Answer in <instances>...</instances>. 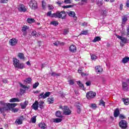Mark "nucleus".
<instances>
[{"label":"nucleus","instance_id":"6","mask_svg":"<svg viewBox=\"0 0 129 129\" xmlns=\"http://www.w3.org/2000/svg\"><path fill=\"white\" fill-rule=\"evenodd\" d=\"M96 96V93L93 91H89L86 94V97L88 99H91Z\"/></svg>","mask_w":129,"mask_h":129},{"label":"nucleus","instance_id":"58","mask_svg":"<svg viewBox=\"0 0 129 129\" xmlns=\"http://www.w3.org/2000/svg\"><path fill=\"white\" fill-rule=\"evenodd\" d=\"M81 26H82V27H86V26H87V23L84 22L82 24Z\"/></svg>","mask_w":129,"mask_h":129},{"label":"nucleus","instance_id":"19","mask_svg":"<svg viewBox=\"0 0 129 129\" xmlns=\"http://www.w3.org/2000/svg\"><path fill=\"white\" fill-rule=\"evenodd\" d=\"M38 126L42 129H46L47 128V125L44 122H40L38 124Z\"/></svg>","mask_w":129,"mask_h":129},{"label":"nucleus","instance_id":"53","mask_svg":"<svg viewBox=\"0 0 129 129\" xmlns=\"http://www.w3.org/2000/svg\"><path fill=\"white\" fill-rule=\"evenodd\" d=\"M86 86H90V85H91V82H90V81H87L86 83Z\"/></svg>","mask_w":129,"mask_h":129},{"label":"nucleus","instance_id":"50","mask_svg":"<svg viewBox=\"0 0 129 129\" xmlns=\"http://www.w3.org/2000/svg\"><path fill=\"white\" fill-rule=\"evenodd\" d=\"M91 107L93 108V109H95L97 106H96V104H91Z\"/></svg>","mask_w":129,"mask_h":129},{"label":"nucleus","instance_id":"52","mask_svg":"<svg viewBox=\"0 0 129 129\" xmlns=\"http://www.w3.org/2000/svg\"><path fill=\"white\" fill-rule=\"evenodd\" d=\"M62 8L63 9H69V8H72V6L71 5L63 6Z\"/></svg>","mask_w":129,"mask_h":129},{"label":"nucleus","instance_id":"49","mask_svg":"<svg viewBox=\"0 0 129 129\" xmlns=\"http://www.w3.org/2000/svg\"><path fill=\"white\" fill-rule=\"evenodd\" d=\"M48 8L49 11H52V10H54V7L52 6L51 5H48Z\"/></svg>","mask_w":129,"mask_h":129},{"label":"nucleus","instance_id":"56","mask_svg":"<svg viewBox=\"0 0 129 129\" xmlns=\"http://www.w3.org/2000/svg\"><path fill=\"white\" fill-rule=\"evenodd\" d=\"M64 3L66 4H71V1L70 0H64Z\"/></svg>","mask_w":129,"mask_h":129},{"label":"nucleus","instance_id":"46","mask_svg":"<svg viewBox=\"0 0 129 129\" xmlns=\"http://www.w3.org/2000/svg\"><path fill=\"white\" fill-rule=\"evenodd\" d=\"M20 87H22V88H24V89H26L28 88V87L25 85H23V84L20 83H19Z\"/></svg>","mask_w":129,"mask_h":129},{"label":"nucleus","instance_id":"55","mask_svg":"<svg viewBox=\"0 0 129 129\" xmlns=\"http://www.w3.org/2000/svg\"><path fill=\"white\" fill-rule=\"evenodd\" d=\"M13 112H18V111H19V109H18V108H13Z\"/></svg>","mask_w":129,"mask_h":129},{"label":"nucleus","instance_id":"9","mask_svg":"<svg viewBox=\"0 0 129 129\" xmlns=\"http://www.w3.org/2000/svg\"><path fill=\"white\" fill-rule=\"evenodd\" d=\"M116 37L118 38V39H119L123 44H126V43H128V40H127V38L124 37H121L119 35H116Z\"/></svg>","mask_w":129,"mask_h":129},{"label":"nucleus","instance_id":"45","mask_svg":"<svg viewBox=\"0 0 129 129\" xmlns=\"http://www.w3.org/2000/svg\"><path fill=\"white\" fill-rule=\"evenodd\" d=\"M0 104L3 106H8V103H6L4 101H1Z\"/></svg>","mask_w":129,"mask_h":129},{"label":"nucleus","instance_id":"35","mask_svg":"<svg viewBox=\"0 0 129 129\" xmlns=\"http://www.w3.org/2000/svg\"><path fill=\"white\" fill-rule=\"evenodd\" d=\"M62 44H63V42H60V41L58 40L53 43V45L56 47H57L58 45H62Z\"/></svg>","mask_w":129,"mask_h":129},{"label":"nucleus","instance_id":"7","mask_svg":"<svg viewBox=\"0 0 129 129\" xmlns=\"http://www.w3.org/2000/svg\"><path fill=\"white\" fill-rule=\"evenodd\" d=\"M18 10L20 13H26L27 12V8H26L25 5L21 4L19 6Z\"/></svg>","mask_w":129,"mask_h":129},{"label":"nucleus","instance_id":"15","mask_svg":"<svg viewBox=\"0 0 129 129\" xmlns=\"http://www.w3.org/2000/svg\"><path fill=\"white\" fill-rule=\"evenodd\" d=\"M68 15L70 17H72L74 18L75 21H76L77 20V17L76 16V14H75V12L73 11H70L69 12H68Z\"/></svg>","mask_w":129,"mask_h":129},{"label":"nucleus","instance_id":"10","mask_svg":"<svg viewBox=\"0 0 129 129\" xmlns=\"http://www.w3.org/2000/svg\"><path fill=\"white\" fill-rule=\"evenodd\" d=\"M122 88L123 91H128V85L125 82H122Z\"/></svg>","mask_w":129,"mask_h":129},{"label":"nucleus","instance_id":"63","mask_svg":"<svg viewBox=\"0 0 129 129\" xmlns=\"http://www.w3.org/2000/svg\"><path fill=\"white\" fill-rule=\"evenodd\" d=\"M21 108L22 109H25V108H26V107H27L25 105H22L21 104Z\"/></svg>","mask_w":129,"mask_h":129},{"label":"nucleus","instance_id":"37","mask_svg":"<svg viewBox=\"0 0 129 129\" xmlns=\"http://www.w3.org/2000/svg\"><path fill=\"white\" fill-rule=\"evenodd\" d=\"M39 84H40L39 83V82H36L33 85V88L34 89H36V88H37V87L39 86Z\"/></svg>","mask_w":129,"mask_h":129},{"label":"nucleus","instance_id":"1","mask_svg":"<svg viewBox=\"0 0 129 129\" xmlns=\"http://www.w3.org/2000/svg\"><path fill=\"white\" fill-rule=\"evenodd\" d=\"M66 12L65 11H57L55 13L52 14V11L47 12V17H50L51 18H58V19H62V20L66 18Z\"/></svg>","mask_w":129,"mask_h":129},{"label":"nucleus","instance_id":"41","mask_svg":"<svg viewBox=\"0 0 129 129\" xmlns=\"http://www.w3.org/2000/svg\"><path fill=\"white\" fill-rule=\"evenodd\" d=\"M127 21V18L125 16H124L122 19V24H124V23H125V22H126Z\"/></svg>","mask_w":129,"mask_h":129},{"label":"nucleus","instance_id":"16","mask_svg":"<svg viewBox=\"0 0 129 129\" xmlns=\"http://www.w3.org/2000/svg\"><path fill=\"white\" fill-rule=\"evenodd\" d=\"M69 50L72 53H75L77 50L76 46L74 44L71 45L70 46Z\"/></svg>","mask_w":129,"mask_h":129},{"label":"nucleus","instance_id":"28","mask_svg":"<svg viewBox=\"0 0 129 129\" xmlns=\"http://www.w3.org/2000/svg\"><path fill=\"white\" fill-rule=\"evenodd\" d=\"M27 22V23H29V24H32V23H35V19L32 18H28Z\"/></svg>","mask_w":129,"mask_h":129},{"label":"nucleus","instance_id":"30","mask_svg":"<svg viewBox=\"0 0 129 129\" xmlns=\"http://www.w3.org/2000/svg\"><path fill=\"white\" fill-rule=\"evenodd\" d=\"M99 105H102V106H104V107H105V102H104V101H103V100L101 99L99 101Z\"/></svg>","mask_w":129,"mask_h":129},{"label":"nucleus","instance_id":"3","mask_svg":"<svg viewBox=\"0 0 129 129\" xmlns=\"http://www.w3.org/2000/svg\"><path fill=\"white\" fill-rule=\"evenodd\" d=\"M59 108L63 110V114L65 115H70L71 114V110L69 109L68 106H62V105H59Z\"/></svg>","mask_w":129,"mask_h":129},{"label":"nucleus","instance_id":"60","mask_svg":"<svg viewBox=\"0 0 129 129\" xmlns=\"http://www.w3.org/2000/svg\"><path fill=\"white\" fill-rule=\"evenodd\" d=\"M126 7L129 8V0H127L126 3Z\"/></svg>","mask_w":129,"mask_h":129},{"label":"nucleus","instance_id":"32","mask_svg":"<svg viewBox=\"0 0 129 129\" xmlns=\"http://www.w3.org/2000/svg\"><path fill=\"white\" fill-rule=\"evenodd\" d=\"M122 100L123 101L124 104H125V105H127L128 104V103H129L128 99L122 98Z\"/></svg>","mask_w":129,"mask_h":129},{"label":"nucleus","instance_id":"29","mask_svg":"<svg viewBox=\"0 0 129 129\" xmlns=\"http://www.w3.org/2000/svg\"><path fill=\"white\" fill-rule=\"evenodd\" d=\"M46 6H47V4L46 3V2L44 1H42V10H46Z\"/></svg>","mask_w":129,"mask_h":129},{"label":"nucleus","instance_id":"22","mask_svg":"<svg viewBox=\"0 0 129 129\" xmlns=\"http://www.w3.org/2000/svg\"><path fill=\"white\" fill-rule=\"evenodd\" d=\"M17 56L18 58H20L21 60H25V55H24V53L19 52L18 53Z\"/></svg>","mask_w":129,"mask_h":129},{"label":"nucleus","instance_id":"39","mask_svg":"<svg viewBox=\"0 0 129 129\" xmlns=\"http://www.w3.org/2000/svg\"><path fill=\"white\" fill-rule=\"evenodd\" d=\"M61 121H62V119H60V118H56L54 119V122L58 123V122H61Z\"/></svg>","mask_w":129,"mask_h":129},{"label":"nucleus","instance_id":"5","mask_svg":"<svg viewBox=\"0 0 129 129\" xmlns=\"http://www.w3.org/2000/svg\"><path fill=\"white\" fill-rule=\"evenodd\" d=\"M119 126L122 129H126L127 128V122L125 120H121L119 122Z\"/></svg>","mask_w":129,"mask_h":129},{"label":"nucleus","instance_id":"31","mask_svg":"<svg viewBox=\"0 0 129 129\" xmlns=\"http://www.w3.org/2000/svg\"><path fill=\"white\" fill-rule=\"evenodd\" d=\"M77 84L78 85H79V86H80V87H81V88H82V89H84V85L82 84L81 82H80V81H79L77 82Z\"/></svg>","mask_w":129,"mask_h":129},{"label":"nucleus","instance_id":"17","mask_svg":"<svg viewBox=\"0 0 129 129\" xmlns=\"http://www.w3.org/2000/svg\"><path fill=\"white\" fill-rule=\"evenodd\" d=\"M18 104L17 103H8L7 104V106H8L9 108V110H11V108H14V107H16Z\"/></svg>","mask_w":129,"mask_h":129},{"label":"nucleus","instance_id":"62","mask_svg":"<svg viewBox=\"0 0 129 129\" xmlns=\"http://www.w3.org/2000/svg\"><path fill=\"white\" fill-rule=\"evenodd\" d=\"M51 76H56V73L55 72H52L50 74Z\"/></svg>","mask_w":129,"mask_h":129},{"label":"nucleus","instance_id":"23","mask_svg":"<svg viewBox=\"0 0 129 129\" xmlns=\"http://www.w3.org/2000/svg\"><path fill=\"white\" fill-rule=\"evenodd\" d=\"M9 101L10 102H20V100L18 98H13Z\"/></svg>","mask_w":129,"mask_h":129},{"label":"nucleus","instance_id":"27","mask_svg":"<svg viewBox=\"0 0 129 129\" xmlns=\"http://www.w3.org/2000/svg\"><path fill=\"white\" fill-rule=\"evenodd\" d=\"M78 72L81 74L82 76H86V74L83 73V70L81 68L78 70Z\"/></svg>","mask_w":129,"mask_h":129},{"label":"nucleus","instance_id":"24","mask_svg":"<svg viewBox=\"0 0 129 129\" xmlns=\"http://www.w3.org/2000/svg\"><path fill=\"white\" fill-rule=\"evenodd\" d=\"M128 61H129V57L127 56L123 57L122 59V63H123V64H125L127 63V62Z\"/></svg>","mask_w":129,"mask_h":129},{"label":"nucleus","instance_id":"4","mask_svg":"<svg viewBox=\"0 0 129 129\" xmlns=\"http://www.w3.org/2000/svg\"><path fill=\"white\" fill-rule=\"evenodd\" d=\"M29 6L31 10H37L38 9V4L34 0H31L29 3Z\"/></svg>","mask_w":129,"mask_h":129},{"label":"nucleus","instance_id":"33","mask_svg":"<svg viewBox=\"0 0 129 129\" xmlns=\"http://www.w3.org/2000/svg\"><path fill=\"white\" fill-rule=\"evenodd\" d=\"M50 25H53V26H55L56 27L59 25V22H58V21H54L50 22Z\"/></svg>","mask_w":129,"mask_h":129},{"label":"nucleus","instance_id":"8","mask_svg":"<svg viewBox=\"0 0 129 129\" xmlns=\"http://www.w3.org/2000/svg\"><path fill=\"white\" fill-rule=\"evenodd\" d=\"M50 94H51V93L50 92H47L44 94L43 92L39 95V96H40V98H42L43 99H45V98H47V97H49Z\"/></svg>","mask_w":129,"mask_h":129},{"label":"nucleus","instance_id":"38","mask_svg":"<svg viewBox=\"0 0 129 129\" xmlns=\"http://www.w3.org/2000/svg\"><path fill=\"white\" fill-rule=\"evenodd\" d=\"M31 35L33 37H38L37 33V31H32L31 33Z\"/></svg>","mask_w":129,"mask_h":129},{"label":"nucleus","instance_id":"40","mask_svg":"<svg viewBox=\"0 0 129 129\" xmlns=\"http://www.w3.org/2000/svg\"><path fill=\"white\" fill-rule=\"evenodd\" d=\"M26 82L30 84V83H32V79L31 78H28L26 79Z\"/></svg>","mask_w":129,"mask_h":129},{"label":"nucleus","instance_id":"48","mask_svg":"<svg viewBox=\"0 0 129 129\" xmlns=\"http://www.w3.org/2000/svg\"><path fill=\"white\" fill-rule=\"evenodd\" d=\"M9 0H0L1 4H8Z\"/></svg>","mask_w":129,"mask_h":129},{"label":"nucleus","instance_id":"44","mask_svg":"<svg viewBox=\"0 0 129 129\" xmlns=\"http://www.w3.org/2000/svg\"><path fill=\"white\" fill-rule=\"evenodd\" d=\"M88 34V31L86 30V31H82L81 33H80V35H87Z\"/></svg>","mask_w":129,"mask_h":129},{"label":"nucleus","instance_id":"36","mask_svg":"<svg viewBox=\"0 0 129 129\" xmlns=\"http://www.w3.org/2000/svg\"><path fill=\"white\" fill-rule=\"evenodd\" d=\"M91 60H96L97 59V56L95 54H91Z\"/></svg>","mask_w":129,"mask_h":129},{"label":"nucleus","instance_id":"43","mask_svg":"<svg viewBox=\"0 0 129 129\" xmlns=\"http://www.w3.org/2000/svg\"><path fill=\"white\" fill-rule=\"evenodd\" d=\"M37 117V116H33L32 118H31V121L33 123H36V118Z\"/></svg>","mask_w":129,"mask_h":129},{"label":"nucleus","instance_id":"25","mask_svg":"<svg viewBox=\"0 0 129 129\" xmlns=\"http://www.w3.org/2000/svg\"><path fill=\"white\" fill-rule=\"evenodd\" d=\"M99 41H101V38L99 36H96L93 40L94 43H96V42H99Z\"/></svg>","mask_w":129,"mask_h":129},{"label":"nucleus","instance_id":"51","mask_svg":"<svg viewBox=\"0 0 129 129\" xmlns=\"http://www.w3.org/2000/svg\"><path fill=\"white\" fill-rule=\"evenodd\" d=\"M70 85H74V80H71L69 81Z\"/></svg>","mask_w":129,"mask_h":129},{"label":"nucleus","instance_id":"59","mask_svg":"<svg viewBox=\"0 0 129 129\" xmlns=\"http://www.w3.org/2000/svg\"><path fill=\"white\" fill-rule=\"evenodd\" d=\"M119 9H120V11H122V9H123V5L120 4Z\"/></svg>","mask_w":129,"mask_h":129},{"label":"nucleus","instance_id":"12","mask_svg":"<svg viewBox=\"0 0 129 129\" xmlns=\"http://www.w3.org/2000/svg\"><path fill=\"white\" fill-rule=\"evenodd\" d=\"M10 110L9 106H4L3 107H0V111L1 113H3L4 115H5V113L6 111H8Z\"/></svg>","mask_w":129,"mask_h":129},{"label":"nucleus","instance_id":"47","mask_svg":"<svg viewBox=\"0 0 129 129\" xmlns=\"http://www.w3.org/2000/svg\"><path fill=\"white\" fill-rule=\"evenodd\" d=\"M69 33V29H66L64 30L63 35H67Z\"/></svg>","mask_w":129,"mask_h":129},{"label":"nucleus","instance_id":"54","mask_svg":"<svg viewBox=\"0 0 129 129\" xmlns=\"http://www.w3.org/2000/svg\"><path fill=\"white\" fill-rule=\"evenodd\" d=\"M119 118H121V119H124V118H125V116L123 114H121L119 115Z\"/></svg>","mask_w":129,"mask_h":129},{"label":"nucleus","instance_id":"64","mask_svg":"<svg viewBox=\"0 0 129 129\" xmlns=\"http://www.w3.org/2000/svg\"><path fill=\"white\" fill-rule=\"evenodd\" d=\"M23 105L27 107V105H28V102L27 101H24Z\"/></svg>","mask_w":129,"mask_h":129},{"label":"nucleus","instance_id":"2","mask_svg":"<svg viewBox=\"0 0 129 129\" xmlns=\"http://www.w3.org/2000/svg\"><path fill=\"white\" fill-rule=\"evenodd\" d=\"M13 65L15 68H18V69L25 68V64L23 63H20V60L16 58H13Z\"/></svg>","mask_w":129,"mask_h":129},{"label":"nucleus","instance_id":"21","mask_svg":"<svg viewBox=\"0 0 129 129\" xmlns=\"http://www.w3.org/2000/svg\"><path fill=\"white\" fill-rule=\"evenodd\" d=\"M47 102L48 104H52L54 103V97H50L49 98H47Z\"/></svg>","mask_w":129,"mask_h":129},{"label":"nucleus","instance_id":"26","mask_svg":"<svg viewBox=\"0 0 129 129\" xmlns=\"http://www.w3.org/2000/svg\"><path fill=\"white\" fill-rule=\"evenodd\" d=\"M57 117H62V112L61 111H57L55 113Z\"/></svg>","mask_w":129,"mask_h":129},{"label":"nucleus","instance_id":"13","mask_svg":"<svg viewBox=\"0 0 129 129\" xmlns=\"http://www.w3.org/2000/svg\"><path fill=\"white\" fill-rule=\"evenodd\" d=\"M29 28L27 25H24L22 27V32L23 33V36L27 35V30H29Z\"/></svg>","mask_w":129,"mask_h":129},{"label":"nucleus","instance_id":"14","mask_svg":"<svg viewBox=\"0 0 129 129\" xmlns=\"http://www.w3.org/2000/svg\"><path fill=\"white\" fill-rule=\"evenodd\" d=\"M31 107L34 110H38V108H39V102H38V101H35L32 104Z\"/></svg>","mask_w":129,"mask_h":129},{"label":"nucleus","instance_id":"61","mask_svg":"<svg viewBox=\"0 0 129 129\" xmlns=\"http://www.w3.org/2000/svg\"><path fill=\"white\" fill-rule=\"evenodd\" d=\"M4 83H8V79H4L3 80Z\"/></svg>","mask_w":129,"mask_h":129},{"label":"nucleus","instance_id":"20","mask_svg":"<svg viewBox=\"0 0 129 129\" xmlns=\"http://www.w3.org/2000/svg\"><path fill=\"white\" fill-rule=\"evenodd\" d=\"M95 68L96 72H98L99 73H100L101 72H102L103 71V69H102V68H101L100 66L95 67Z\"/></svg>","mask_w":129,"mask_h":129},{"label":"nucleus","instance_id":"34","mask_svg":"<svg viewBox=\"0 0 129 129\" xmlns=\"http://www.w3.org/2000/svg\"><path fill=\"white\" fill-rule=\"evenodd\" d=\"M43 104H44V102H43L42 101H40L39 102L38 105L40 108H41V109H42V108H44V105H43Z\"/></svg>","mask_w":129,"mask_h":129},{"label":"nucleus","instance_id":"18","mask_svg":"<svg viewBox=\"0 0 129 129\" xmlns=\"http://www.w3.org/2000/svg\"><path fill=\"white\" fill-rule=\"evenodd\" d=\"M120 113L119 109H118V108H116L114 111V116L115 117H117V116L119 115Z\"/></svg>","mask_w":129,"mask_h":129},{"label":"nucleus","instance_id":"42","mask_svg":"<svg viewBox=\"0 0 129 129\" xmlns=\"http://www.w3.org/2000/svg\"><path fill=\"white\" fill-rule=\"evenodd\" d=\"M16 122H17L18 124H22L23 123V120H21V119H17Z\"/></svg>","mask_w":129,"mask_h":129},{"label":"nucleus","instance_id":"57","mask_svg":"<svg viewBox=\"0 0 129 129\" xmlns=\"http://www.w3.org/2000/svg\"><path fill=\"white\" fill-rule=\"evenodd\" d=\"M106 13H107L106 10L103 11V16H106Z\"/></svg>","mask_w":129,"mask_h":129},{"label":"nucleus","instance_id":"11","mask_svg":"<svg viewBox=\"0 0 129 129\" xmlns=\"http://www.w3.org/2000/svg\"><path fill=\"white\" fill-rule=\"evenodd\" d=\"M18 43V40L16 38H13L9 41V44L11 46H16Z\"/></svg>","mask_w":129,"mask_h":129}]
</instances>
